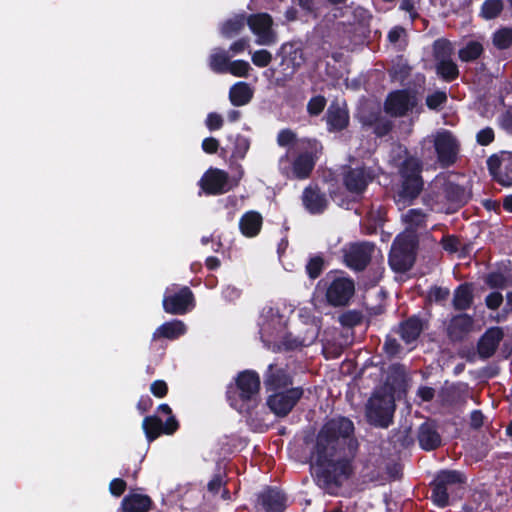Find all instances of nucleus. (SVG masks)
I'll use <instances>...</instances> for the list:
<instances>
[{
  "label": "nucleus",
  "instance_id": "nucleus-1",
  "mask_svg": "<svg viewBox=\"0 0 512 512\" xmlns=\"http://www.w3.org/2000/svg\"><path fill=\"white\" fill-rule=\"evenodd\" d=\"M353 429V423L347 418H336L326 423L318 435L316 449L311 455L312 466L318 467L319 472L334 477L346 474L349 469L348 462L334 459L336 444L339 438L348 437Z\"/></svg>",
  "mask_w": 512,
  "mask_h": 512
},
{
  "label": "nucleus",
  "instance_id": "nucleus-2",
  "mask_svg": "<svg viewBox=\"0 0 512 512\" xmlns=\"http://www.w3.org/2000/svg\"><path fill=\"white\" fill-rule=\"evenodd\" d=\"M260 379L252 371L241 372L236 378V387L228 392L230 404L236 410L243 412L248 408V402L254 401L259 393Z\"/></svg>",
  "mask_w": 512,
  "mask_h": 512
},
{
  "label": "nucleus",
  "instance_id": "nucleus-3",
  "mask_svg": "<svg viewBox=\"0 0 512 512\" xmlns=\"http://www.w3.org/2000/svg\"><path fill=\"white\" fill-rule=\"evenodd\" d=\"M394 400L390 387L384 386L376 391L367 405L366 414L368 420L375 425L387 427L394 413Z\"/></svg>",
  "mask_w": 512,
  "mask_h": 512
},
{
  "label": "nucleus",
  "instance_id": "nucleus-4",
  "mask_svg": "<svg viewBox=\"0 0 512 512\" xmlns=\"http://www.w3.org/2000/svg\"><path fill=\"white\" fill-rule=\"evenodd\" d=\"M415 235H399L390 252L389 263L393 270L403 272L414 262Z\"/></svg>",
  "mask_w": 512,
  "mask_h": 512
},
{
  "label": "nucleus",
  "instance_id": "nucleus-5",
  "mask_svg": "<svg viewBox=\"0 0 512 512\" xmlns=\"http://www.w3.org/2000/svg\"><path fill=\"white\" fill-rule=\"evenodd\" d=\"M433 143L437 158L442 165L448 166L455 162L459 143L450 131L445 129L437 131L433 135Z\"/></svg>",
  "mask_w": 512,
  "mask_h": 512
},
{
  "label": "nucleus",
  "instance_id": "nucleus-6",
  "mask_svg": "<svg viewBox=\"0 0 512 512\" xmlns=\"http://www.w3.org/2000/svg\"><path fill=\"white\" fill-rule=\"evenodd\" d=\"M420 164L416 158H408L401 169L403 177L402 197L414 198L422 188V181L419 176Z\"/></svg>",
  "mask_w": 512,
  "mask_h": 512
},
{
  "label": "nucleus",
  "instance_id": "nucleus-7",
  "mask_svg": "<svg viewBox=\"0 0 512 512\" xmlns=\"http://www.w3.org/2000/svg\"><path fill=\"white\" fill-rule=\"evenodd\" d=\"M247 23L256 36L258 45H271L276 42V34L272 29V18L266 13L250 16Z\"/></svg>",
  "mask_w": 512,
  "mask_h": 512
},
{
  "label": "nucleus",
  "instance_id": "nucleus-8",
  "mask_svg": "<svg viewBox=\"0 0 512 512\" xmlns=\"http://www.w3.org/2000/svg\"><path fill=\"white\" fill-rule=\"evenodd\" d=\"M355 291L354 282L346 277H335L327 286L326 298L333 306L348 303Z\"/></svg>",
  "mask_w": 512,
  "mask_h": 512
},
{
  "label": "nucleus",
  "instance_id": "nucleus-9",
  "mask_svg": "<svg viewBox=\"0 0 512 512\" xmlns=\"http://www.w3.org/2000/svg\"><path fill=\"white\" fill-rule=\"evenodd\" d=\"M488 168L493 178L503 186L512 185V153L502 152L491 156Z\"/></svg>",
  "mask_w": 512,
  "mask_h": 512
},
{
  "label": "nucleus",
  "instance_id": "nucleus-10",
  "mask_svg": "<svg viewBox=\"0 0 512 512\" xmlns=\"http://www.w3.org/2000/svg\"><path fill=\"white\" fill-rule=\"evenodd\" d=\"M200 184L206 193L222 194L232 189L237 182L231 181L225 171L210 168L201 178Z\"/></svg>",
  "mask_w": 512,
  "mask_h": 512
},
{
  "label": "nucleus",
  "instance_id": "nucleus-11",
  "mask_svg": "<svg viewBox=\"0 0 512 512\" xmlns=\"http://www.w3.org/2000/svg\"><path fill=\"white\" fill-rule=\"evenodd\" d=\"M374 245L370 243H355L344 250V260L347 266L355 270L363 269L375 254Z\"/></svg>",
  "mask_w": 512,
  "mask_h": 512
},
{
  "label": "nucleus",
  "instance_id": "nucleus-12",
  "mask_svg": "<svg viewBox=\"0 0 512 512\" xmlns=\"http://www.w3.org/2000/svg\"><path fill=\"white\" fill-rule=\"evenodd\" d=\"M193 307V294L189 288H181L178 293L171 294L167 289L163 298V308L169 314H184Z\"/></svg>",
  "mask_w": 512,
  "mask_h": 512
},
{
  "label": "nucleus",
  "instance_id": "nucleus-13",
  "mask_svg": "<svg viewBox=\"0 0 512 512\" xmlns=\"http://www.w3.org/2000/svg\"><path fill=\"white\" fill-rule=\"evenodd\" d=\"M302 390L292 388L285 392H275L268 398V406L278 416L287 415L300 399Z\"/></svg>",
  "mask_w": 512,
  "mask_h": 512
},
{
  "label": "nucleus",
  "instance_id": "nucleus-14",
  "mask_svg": "<svg viewBox=\"0 0 512 512\" xmlns=\"http://www.w3.org/2000/svg\"><path fill=\"white\" fill-rule=\"evenodd\" d=\"M434 50L436 57L440 60L437 66V72L446 80H452L457 77L458 69L451 60L446 57L451 55V45L446 40H438L435 42Z\"/></svg>",
  "mask_w": 512,
  "mask_h": 512
},
{
  "label": "nucleus",
  "instance_id": "nucleus-15",
  "mask_svg": "<svg viewBox=\"0 0 512 512\" xmlns=\"http://www.w3.org/2000/svg\"><path fill=\"white\" fill-rule=\"evenodd\" d=\"M416 105V98L413 94L405 91L391 93L385 103L386 112L393 116L405 115Z\"/></svg>",
  "mask_w": 512,
  "mask_h": 512
},
{
  "label": "nucleus",
  "instance_id": "nucleus-16",
  "mask_svg": "<svg viewBox=\"0 0 512 512\" xmlns=\"http://www.w3.org/2000/svg\"><path fill=\"white\" fill-rule=\"evenodd\" d=\"M178 428V422L174 417H169L163 425L158 417H146L143 421V429L147 438L152 441L156 439L161 433L172 434Z\"/></svg>",
  "mask_w": 512,
  "mask_h": 512
},
{
  "label": "nucleus",
  "instance_id": "nucleus-17",
  "mask_svg": "<svg viewBox=\"0 0 512 512\" xmlns=\"http://www.w3.org/2000/svg\"><path fill=\"white\" fill-rule=\"evenodd\" d=\"M302 200L305 208L312 214L323 212L328 205L326 196L314 187H307L304 190Z\"/></svg>",
  "mask_w": 512,
  "mask_h": 512
},
{
  "label": "nucleus",
  "instance_id": "nucleus-18",
  "mask_svg": "<svg viewBox=\"0 0 512 512\" xmlns=\"http://www.w3.org/2000/svg\"><path fill=\"white\" fill-rule=\"evenodd\" d=\"M326 118L330 130H342L349 122L346 105L344 103H332L328 108Z\"/></svg>",
  "mask_w": 512,
  "mask_h": 512
},
{
  "label": "nucleus",
  "instance_id": "nucleus-19",
  "mask_svg": "<svg viewBox=\"0 0 512 512\" xmlns=\"http://www.w3.org/2000/svg\"><path fill=\"white\" fill-rule=\"evenodd\" d=\"M502 336L503 333L500 328L489 329L479 342L478 350L480 355L483 357L491 356L495 352Z\"/></svg>",
  "mask_w": 512,
  "mask_h": 512
},
{
  "label": "nucleus",
  "instance_id": "nucleus-20",
  "mask_svg": "<svg viewBox=\"0 0 512 512\" xmlns=\"http://www.w3.org/2000/svg\"><path fill=\"white\" fill-rule=\"evenodd\" d=\"M370 179V174L365 170L356 169L347 173L345 177V185L349 191L353 193H360L366 188Z\"/></svg>",
  "mask_w": 512,
  "mask_h": 512
},
{
  "label": "nucleus",
  "instance_id": "nucleus-21",
  "mask_svg": "<svg viewBox=\"0 0 512 512\" xmlns=\"http://www.w3.org/2000/svg\"><path fill=\"white\" fill-rule=\"evenodd\" d=\"M150 507L151 499L138 493L129 494L122 501V508L127 512H147Z\"/></svg>",
  "mask_w": 512,
  "mask_h": 512
},
{
  "label": "nucleus",
  "instance_id": "nucleus-22",
  "mask_svg": "<svg viewBox=\"0 0 512 512\" xmlns=\"http://www.w3.org/2000/svg\"><path fill=\"white\" fill-rule=\"evenodd\" d=\"M241 232L247 237L256 236L262 226V216L255 211L245 213L240 219Z\"/></svg>",
  "mask_w": 512,
  "mask_h": 512
},
{
  "label": "nucleus",
  "instance_id": "nucleus-23",
  "mask_svg": "<svg viewBox=\"0 0 512 512\" xmlns=\"http://www.w3.org/2000/svg\"><path fill=\"white\" fill-rule=\"evenodd\" d=\"M185 332V324L182 321L174 320L164 323L159 328H157V330L153 333V339H158L161 337L175 339L183 335Z\"/></svg>",
  "mask_w": 512,
  "mask_h": 512
},
{
  "label": "nucleus",
  "instance_id": "nucleus-24",
  "mask_svg": "<svg viewBox=\"0 0 512 512\" xmlns=\"http://www.w3.org/2000/svg\"><path fill=\"white\" fill-rule=\"evenodd\" d=\"M426 214L420 209H411L403 215L402 219L405 223V231L402 235H414V230L421 228L426 223Z\"/></svg>",
  "mask_w": 512,
  "mask_h": 512
},
{
  "label": "nucleus",
  "instance_id": "nucleus-25",
  "mask_svg": "<svg viewBox=\"0 0 512 512\" xmlns=\"http://www.w3.org/2000/svg\"><path fill=\"white\" fill-rule=\"evenodd\" d=\"M420 446L425 450H432L440 445L441 439L430 424H423L418 435Z\"/></svg>",
  "mask_w": 512,
  "mask_h": 512
},
{
  "label": "nucleus",
  "instance_id": "nucleus-26",
  "mask_svg": "<svg viewBox=\"0 0 512 512\" xmlns=\"http://www.w3.org/2000/svg\"><path fill=\"white\" fill-rule=\"evenodd\" d=\"M261 501L267 512H281L285 506L284 496L276 490H268L263 493Z\"/></svg>",
  "mask_w": 512,
  "mask_h": 512
},
{
  "label": "nucleus",
  "instance_id": "nucleus-27",
  "mask_svg": "<svg viewBox=\"0 0 512 512\" xmlns=\"http://www.w3.org/2000/svg\"><path fill=\"white\" fill-rule=\"evenodd\" d=\"M252 97V90L248 84L238 82L233 85L229 92V98L233 105L242 106L250 101Z\"/></svg>",
  "mask_w": 512,
  "mask_h": 512
},
{
  "label": "nucleus",
  "instance_id": "nucleus-28",
  "mask_svg": "<svg viewBox=\"0 0 512 512\" xmlns=\"http://www.w3.org/2000/svg\"><path fill=\"white\" fill-rule=\"evenodd\" d=\"M314 167V160L310 154L300 155L293 163L292 174L299 179L307 178Z\"/></svg>",
  "mask_w": 512,
  "mask_h": 512
},
{
  "label": "nucleus",
  "instance_id": "nucleus-29",
  "mask_svg": "<svg viewBox=\"0 0 512 512\" xmlns=\"http://www.w3.org/2000/svg\"><path fill=\"white\" fill-rule=\"evenodd\" d=\"M472 290L467 284L459 286L454 293V307L456 309H467L472 303Z\"/></svg>",
  "mask_w": 512,
  "mask_h": 512
},
{
  "label": "nucleus",
  "instance_id": "nucleus-30",
  "mask_svg": "<svg viewBox=\"0 0 512 512\" xmlns=\"http://www.w3.org/2000/svg\"><path fill=\"white\" fill-rule=\"evenodd\" d=\"M422 331V323L416 318L407 320L401 327L402 338L410 343L414 341Z\"/></svg>",
  "mask_w": 512,
  "mask_h": 512
},
{
  "label": "nucleus",
  "instance_id": "nucleus-31",
  "mask_svg": "<svg viewBox=\"0 0 512 512\" xmlns=\"http://www.w3.org/2000/svg\"><path fill=\"white\" fill-rule=\"evenodd\" d=\"M273 367L270 366L271 375H269L267 379V384L270 386L271 390H278L280 388H285L290 384L289 376L282 370H277L276 373H273Z\"/></svg>",
  "mask_w": 512,
  "mask_h": 512
},
{
  "label": "nucleus",
  "instance_id": "nucleus-32",
  "mask_svg": "<svg viewBox=\"0 0 512 512\" xmlns=\"http://www.w3.org/2000/svg\"><path fill=\"white\" fill-rule=\"evenodd\" d=\"M244 24V16H235L223 24L222 34L226 37H232L241 31V29L244 27Z\"/></svg>",
  "mask_w": 512,
  "mask_h": 512
},
{
  "label": "nucleus",
  "instance_id": "nucleus-33",
  "mask_svg": "<svg viewBox=\"0 0 512 512\" xmlns=\"http://www.w3.org/2000/svg\"><path fill=\"white\" fill-rule=\"evenodd\" d=\"M229 58L224 51H216L210 56V67L218 73H225Z\"/></svg>",
  "mask_w": 512,
  "mask_h": 512
},
{
  "label": "nucleus",
  "instance_id": "nucleus-34",
  "mask_svg": "<svg viewBox=\"0 0 512 512\" xmlns=\"http://www.w3.org/2000/svg\"><path fill=\"white\" fill-rule=\"evenodd\" d=\"M250 70V65L247 61L244 60H236V61H228L225 72H229L236 77H245L248 75Z\"/></svg>",
  "mask_w": 512,
  "mask_h": 512
},
{
  "label": "nucleus",
  "instance_id": "nucleus-35",
  "mask_svg": "<svg viewBox=\"0 0 512 512\" xmlns=\"http://www.w3.org/2000/svg\"><path fill=\"white\" fill-rule=\"evenodd\" d=\"M482 52V46L477 42L468 43L459 51V57L462 61H471L476 59Z\"/></svg>",
  "mask_w": 512,
  "mask_h": 512
},
{
  "label": "nucleus",
  "instance_id": "nucleus-36",
  "mask_svg": "<svg viewBox=\"0 0 512 512\" xmlns=\"http://www.w3.org/2000/svg\"><path fill=\"white\" fill-rule=\"evenodd\" d=\"M502 8L500 0H487L482 6L481 14L485 19H492L499 15Z\"/></svg>",
  "mask_w": 512,
  "mask_h": 512
},
{
  "label": "nucleus",
  "instance_id": "nucleus-37",
  "mask_svg": "<svg viewBox=\"0 0 512 512\" xmlns=\"http://www.w3.org/2000/svg\"><path fill=\"white\" fill-rule=\"evenodd\" d=\"M493 42L500 49H505L512 44V30L502 29L495 33Z\"/></svg>",
  "mask_w": 512,
  "mask_h": 512
},
{
  "label": "nucleus",
  "instance_id": "nucleus-38",
  "mask_svg": "<svg viewBox=\"0 0 512 512\" xmlns=\"http://www.w3.org/2000/svg\"><path fill=\"white\" fill-rule=\"evenodd\" d=\"M462 481V476L456 471H442L437 475L436 483L446 487L448 484H453Z\"/></svg>",
  "mask_w": 512,
  "mask_h": 512
},
{
  "label": "nucleus",
  "instance_id": "nucleus-39",
  "mask_svg": "<svg viewBox=\"0 0 512 512\" xmlns=\"http://www.w3.org/2000/svg\"><path fill=\"white\" fill-rule=\"evenodd\" d=\"M432 499L437 506H446L448 504L447 488L444 487L443 485H439L438 483H436L433 489Z\"/></svg>",
  "mask_w": 512,
  "mask_h": 512
},
{
  "label": "nucleus",
  "instance_id": "nucleus-40",
  "mask_svg": "<svg viewBox=\"0 0 512 512\" xmlns=\"http://www.w3.org/2000/svg\"><path fill=\"white\" fill-rule=\"evenodd\" d=\"M271 60H272V54L265 49L257 50L252 53V62L254 65H256L258 67L268 66L270 64Z\"/></svg>",
  "mask_w": 512,
  "mask_h": 512
},
{
  "label": "nucleus",
  "instance_id": "nucleus-41",
  "mask_svg": "<svg viewBox=\"0 0 512 512\" xmlns=\"http://www.w3.org/2000/svg\"><path fill=\"white\" fill-rule=\"evenodd\" d=\"M405 30L401 27H394L388 34V40L391 44L403 47L406 43Z\"/></svg>",
  "mask_w": 512,
  "mask_h": 512
},
{
  "label": "nucleus",
  "instance_id": "nucleus-42",
  "mask_svg": "<svg viewBox=\"0 0 512 512\" xmlns=\"http://www.w3.org/2000/svg\"><path fill=\"white\" fill-rule=\"evenodd\" d=\"M326 105V100L322 96H315L308 102L307 109L311 115L321 113Z\"/></svg>",
  "mask_w": 512,
  "mask_h": 512
},
{
  "label": "nucleus",
  "instance_id": "nucleus-43",
  "mask_svg": "<svg viewBox=\"0 0 512 512\" xmlns=\"http://www.w3.org/2000/svg\"><path fill=\"white\" fill-rule=\"evenodd\" d=\"M446 100V94L444 92H435L429 95L426 99L427 106L431 109L438 108Z\"/></svg>",
  "mask_w": 512,
  "mask_h": 512
},
{
  "label": "nucleus",
  "instance_id": "nucleus-44",
  "mask_svg": "<svg viewBox=\"0 0 512 512\" xmlns=\"http://www.w3.org/2000/svg\"><path fill=\"white\" fill-rule=\"evenodd\" d=\"M206 126L209 130L213 131V130H218L222 127L223 125V118L220 114L218 113H209L207 118H206Z\"/></svg>",
  "mask_w": 512,
  "mask_h": 512
},
{
  "label": "nucleus",
  "instance_id": "nucleus-45",
  "mask_svg": "<svg viewBox=\"0 0 512 512\" xmlns=\"http://www.w3.org/2000/svg\"><path fill=\"white\" fill-rule=\"evenodd\" d=\"M322 260L320 258H313L307 264V272L311 278H316L319 276L322 270Z\"/></svg>",
  "mask_w": 512,
  "mask_h": 512
},
{
  "label": "nucleus",
  "instance_id": "nucleus-46",
  "mask_svg": "<svg viewBox=\"0 0 512 512\" xmlns=\"http://www.w3.org/2000/svg\"><path fill=\"white\" fill-rule=\"evenodd\" d=\"M277 142L280 146H289L295 142V134L288 129L279 132Z\"/></svg>",
  "mask_w": 512,
  "mask_h": 512
},
{
  "label": "nucleus",
  "instance_id": "nucleus-47",
  "mask_svg": "<svg viewBox=\"0 0 512 512\" xmlns=\"http://www.w3.org/2000/svg\"><path fill=\"white\" fill-rule=\"evenodd\" d=\"M150 390L154 396L162 398L167 394L168 387L166 382L162 380H156L151 384Z\"/></svg>",
  "mask_w": 512,
  "mask_h": 512
},
{
  "label": "nucleus",
  "instance_id": "nucleus-48",
  "mask_svg": "<svg viewBox=\"0 0 512 512\" xmlns=\"http://www.w3.org/2000/svg\"><path fill=\"white\" fill-rule=\"evenodd\" d=\"M449 290L441 287H434L429 291L428 298L430 301H441L448 297Z\"/></svg>",
  "mask_w": 512,
  "mask_h": 512
},
{
  "label": "nucleus",
  "instance_id": "nucleus-49",
  "mask_svg": "<svg viewBox=\"0 0 512 512\" xmlns=\"http://www.w3.org/2000/svg\"><path fill=\"white\" fill-rule=\"evenodd\" d=\"M494 139V132L491 128H485L478 132L477 141L481 145H488Z\"/></svg>",
  "mask_w": 512,
  "mask_h": 512
},
{
  "label": "nucleus",
  "instance_id": "nucleus-50",
  "mask_svg": "<svg viewBox=\"0 0 512 512\" xmlns=\"http://www.w3.org/2000/svg\"><path fill=\"white\" fill-rule=\"evenodd\" d=\"M503 301V296L499 292H493L486 297V305L490 309H497Z\"/></svg>",
  "mask_w": 512,
  "mask_h": 512
},
{
  "label": "nucleus",
  "instance_id": "nucleus-51",
  "mask_svg": "<svg viewBox=\"0 0 512 512\" xmlns=\"http://www.w3.org/2000/svg\"><path fill=\"white\" fill-rule=\"evenodd\" d=\"M126 488V483L122 479H113L110 483L109 489L112 495L120 496Z\"/></svg>",
  "mask_w": 512,
  "mask_h": 512
},
{
  "label": "nucleus",
  "instance_id": "nucleus-52",
  "mask_svg": "<svg viewBox=\"0 0 512 512\" xmlns=\"http://www.w3.org/2000/svg\"><path fill=\"white\" fill-rule=\"evenodd\" d=\"M219 147V143L215 138H206L202 142V149L209 154L215 153Z\"/></svg>",
  "mask_w": 512,
  "mask_h": 512
},
{
  "label": "nucleus",
  "instance_id": "nucleus-53",
  "mask_svg": "<svg viewBox=\"0 0 512 512\" xmlns=\"http://www.w3.org/2000/svg\"><path fill=\"white\" fill-rule=\"evenodd\" d=\"M443 248L448 252H455L458 248V240L455 237L448 236L442 240Z\"/></svg>",
  "mask_w": 512,
  "mask_h": 512
},
{
  "label": "nucleus",
  "instance_id": "nucleus-54",
  "mask_svg": "<svg viewBox=\"0 0 512 512\" xmlns=\"http://www.w3.org/2000/svg\"><path fill=\"white\" fill-rule=\"evenodd\" d=\"M386 353L390 356H394L399 352V345L394 339H387L384 344Z\"/></svg>",
  "mask_w": 512,
  "mask_h": 512
},
{
  "label": "nucleus",
  "instance_id": "nucleus-55",
  "mask_svg": "<svg viewBox=\"0 0 512 512\" xmlns=\"http://www.w3.org/2000/svg\"><path fill=\"white\" fill-rule=\"evenodd\" d=\"M418 396L422 401H430L434 397V390L430 387H421L418 390Z\"/></svg>",
  "mask_w": 512,
  "mask_h": 512
},
{
  "label": "nucleus",
  "instance_id": "nucleus-56",
  "mask_svg": "<svg viewBox=\"0 0 512 512\" xmlns=\"http://www.w3.org/2000/svg\"><path fill=\"white\" fill-rule=\"evenodd\" d=\"M247 46H248V41L245 39H241V40L234 42L230 46V51H232L235 54L240 53V52L244 51Z\"/></svg>",
  "mask_w": 512,
  "mask_h": 512
},
{
  "label": "nucleus",
  "instance_id": "nucleus-57",
  "mask_svg": "<svg viewBox=\"0 0 512 512\" xmlns=\"http://www.w3.org/2000/svg\"><path fill=\"white\" fill-rule=\"evenodd\" d=\"M401 9L408 12L412 19L415 18L417 15L414 3L411 0H404L401 4Z\"/></svg>",
  "mask_w": 512,
  "mask_h": 512
},
{
  "label": "nucleus",
  "instance_id": "nucleus-58",
  "mask_svg": "<svg viewBox=\"0 0 512 512\" xmlns=\"http://www.w3.org/2000/svg\"><path fill=\"white\" fill-rule=\"evenodd\" d=\"M483 424V414L480 411H473L471 413V425L474 428H479Z\"/></svg>",
  "mask_w": 512,
  "mask_h": 512
},
{
  "label": "nucleus",
  "instance_id": "nucleus-59",
  "mask_svg": "<svg viewBox=\"0 0 512 512\" xmlns=\"http://www.w3.org/2000/svg\"><path fill=\"white\" fill-rule=\"evenodd\" d=\"M222 486V481L219 477H215L213 478L209 484H208V489L209 491L213 492V493H216L217 491L220 490Z\"/></svg>",
  "mask_w": 512,
  "mask_h": 512
},
{
  "label": "nucleus",
  "instance_id": "nucleus-60",
  "mask_svg": "<svg viewBox=\"0 0 512 512\" xmlns=\"http://www.w3.org/2000/svg\"><path fill=\"white\" fill-rule=\"evenodd\" d=\"M453 324L455 326H459V325L469 326V325H471V319L466 315L459 316L453 320Z\"/></svg>",
  "mask_w": 512,
  "mask_h": 512
},
{
  "label": "nucleus",
  "instance_id": "nucleus-61",
  "mask_svg": "<svg viewBox=\"0 0 512 512\" xmlns=\"http://www.w3.org/2000/svg\"><path fill=\"white\" fill-rule=\"evenodd\" d=\"M504 279L498 275H490L488 278V283L491 286H502Z\"/></svg>",
  "mask_w": 512,
  "mask_h": 512
},
{
  "label": "nucleus",
  "instance_id": "nucleus-62",
  "mask_svg": "<svg viewBox=\"0 0 512 512\" xmlns=\"http://www.w3.org/2000/svg\"><path fill=\"white\" fill-rule=\"evenodd\" d=\"M206 264L210 269H214L219 266V260L215 257H209L206 260Z\"/></svg>",
  "mask_w": 512,
  "mask_h": 512
},
{
  "label": "nucleus",
  "instance_id": "nucleus-63",
  "mask_svg": "<svg viewBox=\"0 0 512 512\" xmlns=\"http://www.w3.org/2000/svg\"><path fill=\"white\" fill-rule=\"evenodd\" d=\"M158 410H159V412H161V413H163V414L167 415V416H168V418H169V417H173V416L171 415V412H172V411H171V408H170L167 404H161V405L159 406Z\"/></svg>",
  "mask_w": 512,
  "mask_h": 512
},
{
  "label": "nucleus",
  "instance_id": "nucleus-64",
  "mask_svg": "<svg viewBox=\"0 0 512 512\" xmlns=\"http://www.w3.org/2000/svg\"><path fill=\"white\" fill-rule=\"evenodd\" d=\"M503 206L507 211L512 212V195L504 199Z\"/></svg>",
  "mask_w": 512,
  "mask_h": 512
}]
</instances>
